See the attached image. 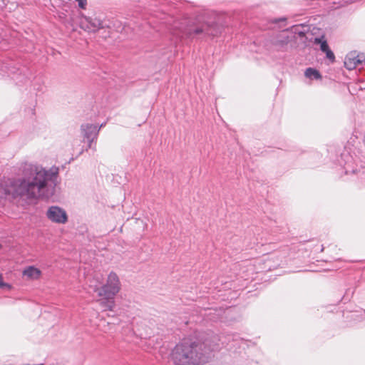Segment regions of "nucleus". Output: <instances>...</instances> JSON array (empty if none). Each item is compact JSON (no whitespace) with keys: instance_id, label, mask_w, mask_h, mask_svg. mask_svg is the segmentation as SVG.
Listing matches in <instances>:
<instances>
[{"instance_id":"1","label":"nucleus","mask_w":365,"mask_h":365,"mask_svg":"<svg viewBox=\"0 0 365 365\" xmlns=\"http://www.w3.org/2000/svg\"><path fill=\"white\" fill-rule=\"evenodd\" d=\"M21 173V177L8 178L1 184L0 192L6 199L36 200L50 198L54 195L58 184V168L52 167L46 170L36 164L24 163Z\"/></svg>"},{"instance_id":"2","label":"nucleus","mask_w":365,"mask_h":365,"mask_svg":"<svg viewBox=\"0 0 365 365\" xmlns=\"http://www.w3.org/2000/svg\"><path fill=\"white\" fill-rule=\"evenodd\" d=\"M170 35L171 44L177 46L182 39L189 41H207L221 34L222 27L215 22H207L199 15L196 19L170 17L164 22Z\"/></svg>"},{"instance_id":"3","label":"nucleus","mask_w":365,"mask_h":365,"mask_svg":"<svg viewBox=\"0 0 365 365\" xmlns=\"http://www.w3.org/2000/svg\"><path fill=\"white\" fill-rule=\"evenodd\" d=\"M218 337L207 336L201 339L184 338L172 351V359L177 365H201L207 363L212 352L220 348Z\"/></svg>"},{"instance_id":"4","label":"nucleus","mask_w":365,"mask_h":365,"mask_svg":"<svg viewBox=\"0 0 365 365\" xmlns=\"http://www.w3.org/2000/svg\"><path fill=\"white\" fill-rule=\"evenodd\" d=\"M0 73L10 77L19 86L29 82L32 76L27 66L13 61L0 63Z\"/></svg>"},{"instance_id":"5","label":"nucleus","mask_w":365,"mask_h":365,"mask_svg":"<svg viewBox=\"0 0 365 365\" xmlns=\"http://www.w3.org/2000/svg\"><path fill=\"white\" fill-rule=\"evenodd\" d=\"M120 282L118 276L114 272H110L108 276L106 283L100 288L95 289L98 296L106 298H115L120 290Z\"/></svg>"},{"instance_id":"6","label":"nucleus","mask_w":365,"mask_h":365,"mask_svg":"<svg viewBox=\"0 0 365 365\" xmlns=\"http://www.w3.org/2000/svg\"><path fill=\"white\" fill-rule=\"evenodd\" d=\"M80 27L88 32H96L106 26L104 21L98 17L82 16L80 19Z\"/></svg>"},{"instance_id":"7","label":"nucleus","mask_w":365,"mask_h":365,"mask_svg":"<svg viewBox=\"0 0 365 365\" xmlns=\"http://www.w3.org/2000/svg\"><path fill=\"white\" fill-rule=\"evenodd\" d=\"M81 130L84 140L88 142V147L92 148L93 143L97 140L100 128L96 124L85 123L81 125Z\"/></svg>"},{"instance_id":"8","label":"nucleus","mask_w":365,"mask_h":365,"mask_svg":"<svg viewBox=\"0 0 365 365\" xmlns=\"http://www.w3.org/2000/svg\"><path fill=\"white\" fill-rule=\"evenodd\" d=\"M46 217L53 222L64 224L68 220L66 212L58 206H51L46 212Z\"/></svg>"},{"instance_id":"9","label":"nucleus","mask_w":365,"mask_h":365,"mask_svg":"<svg viewBox=\"0 0 365 365\" xmlns=\"http://www.w3.org/2000/svg\"><path fill=\"white\" fill-rule=\"evenodd\" d=\"M363 55H359L356 51L349 53L344 61V67L353 70L358 66H363Z\"/></svg>"},{"instance_id":"10","label":"nucleus","mask_w":365,"mask_h":365,"mask_svg":"<svg viewBox=\"0 0 365 365\" xmlns=\"http://www.w3.org/2000/svg\"><path fill=\"white\" fill-rule=\"evenodd\" d=\"M289 42V36L284 34H279L272 40L273 48L277 51H287Z\"/></svg>"},{"instance_id":"11","label":"nucleus","mask_w":365,"mask_h":365,"mask_svg":"<svg viewBox=\"0 0 365 365\" xmlns=\"http://www.w3.org/2000/svg\"><path fill=\"white\" fill-rule=\"evenodd\" d=\"M98 302L104 311H113L115 306V298L102 297Z\"/></svg>"},{"instance_id":"12","label":"nucleus","mask_w":365,"mask_h":365,"mask_svg":"<svg viewBox=\"0 0 365 365\" xmlns=\"http://www.w3.org/2000/svg\"><path fill=\"white\" fill-rule=\"evenodd\" d=\"M41 273V271L38 268L33 266L29 267L24 271V275L33 279H38Z\"/></svg>"},{"instance_id":"13","label":"nucleus","mask_w":365,"mask_h":365,"mask_svg":"<svg viewBox=\"0 0 365 365\" xmlns=\"http://www.w3.org/2000/svg\"><path fill=\"white\" fill-rule=\"evenodd\" d=\"M304 75L307 78L309 79L320 80L322 78L321 73L318 70L311 67L307 68L305 70Z\"/></svg>"},{"instance_id":"14","label":"nucleus","mask_w":365,"mask_h":365,"mask_svg":"<svg viewBox=\"0 0 365 365\" xmlns=\"http://www.w3.org/2000/svg\"><path fill=\"white\" fill-rule=\"evenodd\" d=\"M313 42L315 45H319L320 50L322 52H324L329 48L327 41L325 39L324 35L314 38Z\"/></svg>"},{"instance_id":"15","label":"nucleus","mask_w":365,"mask_h":365,"mask_svg":"<svg viewBox=\"0 0 365 365\" xmlns=\"http://www.w3.org/2000/svg\"><path fill=\"white\" fill-rule=\"evenodd\" d=\"M324 53H326V57L329 60V63H332L335 61V56L330 48Z\"/></svg>"},{"instance_id":"16","label":"nucleus","mask_w":365,"mask_h":365,"mask_svg":"<svg viewBox=\"0 0 365 365\" xmlns=\"http://www.w3.org/2000/svg\"><path fill=\"white\" fill-rule=\"evenodd\" d=\"M78 2V6L82 9H85L86 6L87 5V0H76Z\"/></svg>"},{"instance_id":"17","label":"nucleus","mask_w":365,"mask_h":365,"mask_svg":"<svg viewBox=\"0 0 365 365\" xmlns=\"http://www.w3.org/2000/svg\"><path fill=\"white\" fill-rule=\"evenodd\" d=\"M0 288L1 289H4V288H6L8 289H10L11 288V285L8 284V283H6L4 282H3L1 284H0Z\"/></svg>"},{"instance_id":"18","label":"nucleus","mask_w":365,"mask_h":365,"mask_svg":"<svg viewBox=\"0 0 365 365\" xmlns=\"http://www.w3.org/2000/svg\"><path fill=\"white\" fill-rule=\"evenodd\" d=\"M3 277L1 274H0V284L3 282Z\"/></svg>"},{"instance_id":"19","label":"nucleus","mask_w":365,"mask_h":365,"mask_svg":"<svg viewBox=\"0 0 365 365\" xmlns=\"http://www.w3.org/2000/svg\"><path fill=\"white\" fill-rule=\"evenodd\" d=\"M324 250V247L322 245H320V249H319V251L320 252H322Z\"/></svg>"},{"instance_id":"20","label":"nucleus","mask_w":365,"mask_h":365,"mask_svg":"<svg viewBox=\"0 0 365 365\" xmlns=\"http://www.w3.org/2000/svg\"><path fill=\"white\" fill-rule=\"evenodd\" d=\"M363 66H365V57L363 56Z\"/></svg>"},{"instance_id":"21","label":"nucleus","mask_w":365,"mask_h":365,"mask_svg":"<svg viewBox=\"0 0 365 365\" xmlns=\"http://www.w3.org/2000/svg\"><path fill=\"white\" fill-rule=\"evenodd\" d=\"M104 125H105V124H104V123H102V124H101L98 128H100V129H101V128L102 127H103Z\"/></svg>"},{"instance_id":"22","label":"nucleus","mask_w":365,"mask_h":365,"mask_svg":"<svg viewBox=\"0 0 365 365\" xmlns=\"http://www.w3.org/2000/svg\"><path fill=\"white\" fill-rule=\"evenodd\" d=\"M341 300H342V297H340V299H339V301H338V302H341Z\"/></svg>"},{"instance_id":"23","label":"nucleus","mask_w":365,"mask_h":365,"mask_svg":"<svg viewBox=\"0 0 365 365\" xmlns=\"http://www.w3.org/2000/svg\"><path fill=\"white\" fill-rule=\"evenodd\" d=\"M1 248V245L0 244V249Z\"/></svg>"}]
</instances>
